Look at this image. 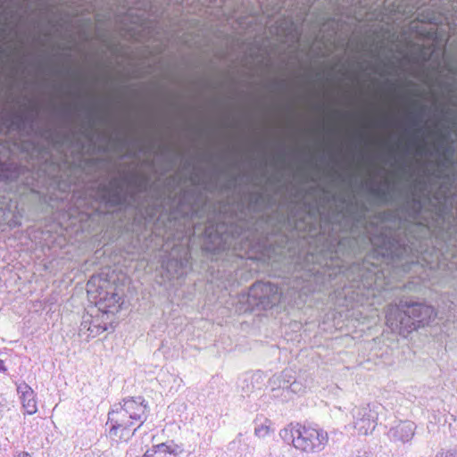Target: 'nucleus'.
Listing matches in <instances>:
<instances>
[{"mask_svg":"<svg viewBox=\"0 0 457 457\" xmlns=\"http://www.w3.org/2000/svg\"><path fill=\"white\" fill-rule=\"evenodd\" d=\"M278 40L282 45H287L288 48H294L295 45H299V35L293 22L284 21L276 28Z\"/></svg>","mask_w":457,"mask_h":457,"instance_id":"f8f14e48","label":"nucleus"},{"mask_svg":"<svg viewBox=\"0 0 457 457\" xmlns=\"http://www.w3.org/2000/svg\"><path fill=\"white\" fill-rule=\"evenodd\" d=\"M372 193L383 201H386L389 195L387 190L381 188H375L372 190Z\"/></svg>","mask_w":457,"mask_h":457,"instance_id":"393cba45","label":"nucleus"},{"mask_svg":"<svg viewBox=\"0 0 457 457\" xmlns=\"http://www.w3.org/2000/svg\"><path fill=\"white\" fill-rule=\"evenodd\" d=\"M122 185L118 179L99 185V196L111 206H118L123 202Z\"/></svg>","mask_w":457,"mask_h":457,"instance_id":"1a4fd4ad","label":"nucleus"},{"mask_svg":"<svg viewBox=\"0 0 457 457\" xmlns=\"http://www.w3.org/2000/svg\"><path fill=\"white\" fill-rule=\"evenodd\" d=\"M436 457H457V449L441 451L437 453Z\"/></svg>","mask_w":457,"mask_h":457,"instance_id":"a878e982","label":"nucleus"},{"mask_svg":"<svg viewBox=\"0 0 457 457\" xmlns=\"http://www.w3.org/2000/svg\"><path fill=\"white\" fill-rule=\"evenodd\" d=\"M416 428L415 423L412 421H400L396 425L391 427L386 435L390 442L404 445L412 440Z\"/></svg>","mask_w":457,"mask_h":457,"instance_id":"6e6552de","label":"nucleus"},{"mask_svg":"<svg viewBox=\"0 0 457 457\" xmlns=\"http://www.w3.org/2000/svg\"><path fill=\"white\" fill-rule=\"evenodd\" d=\"M436 23H437V20L434 15L423 17L420 21H419L417 22L413 21L411 23V29H415L416 33L420 37H423L424 38L425 37L430 38L432 37V35L434 34V32L432 31L433 30L432 26L436 25Z\"/></svg>","mask_w":457,"mask_h":457,"instance_id":"2eb2a0df","label":"nucleus"},{"mask_svg":"<svg viewBox=\"0 0 457 457\" xmlns=\"http://www.w3.org/2000/svg\"><path fill=\"white\" fill-rule=\"evenodd\" d=\"M414 124L418 127L415 132V137H418L421 132L422 128L420 126V121L417 120H414Z\"/></svg>","mask_w":457,"mask_h":457,"instance_id":"c85d7f7f","label":"nucleus"},{"mask_svg":"<svg viewBox=\"0 0 457 457\" xmlns=\"http://www.w3.org/2000/svg\"><path fill=\"white\" fill-rule=\"evenodd\" d=\"M271 421L265 420L263 423L259 424L254 428V434L258 437H265L271 431Z\"/></svg>","mask_w":457,"mask_h":457,"instance_id":"a211bd4d","label":"nucleus"},{"mask_svg":"<svg viewBox=\"0 0 457 457\" xmlns=\"http://www.w3.org/2000/svg\"><path fill=\"white\" fill-rule=\"evenodd\" d=\"M289 390L295 394H303L305 392L306 386H304L301 381L295 380L289 386H284L283 389Z\"/></svg>","mask_w":457,"mask_h":457,"instance_id":"412c9836","label":"nucleus"},{"mask_svg":"<svg viewBox=\"0 0 457 457\" xmlns=\"http://www.w3.org/2000/svg\"><path fill=\"white\" fill-rule=\"evenodd\" d=\"M19 175L17 167L12 162L0 160V181L14 180Z\"/></svg>","mask_w":457,"mask_h":457,"instance_id":"dca6fc26","label":"nucleus"},{"mask_svg":"<svg viewBox=\"0 0 457 457\" xmlns=\"http://www.w3.org/2000/svg\"><path fill=\"white\" fill-rule=\"evenodd\" d=\"M215 232L217 234H222V232L220 231V226H217L216 229H215Z\"/></svg>","mask_w":457,"mask_h":457,"instance_id":"72a5a7b5","label":"nucleus"},{"mask_svg":"<svg viewBox=\"0 0 457 457\" xmlns=\"http://www.w3.org/2000/svg\"><path fill=\"white\" fill-rule=\"evenodd\" d=\"M432 31L434 32V34L432 35V37H431L430 38H427V37H425V38H424L423 37H420L422 39V41H423V42L420 44V46H421L423 48L427 46V43H426L425 41H428V40L432 39V38L434 37V36H435V38H437V36H436V31H434V29H433Z\"/></svg>","mask_w":457,"mask_h":457,"instance_id":"cd10ccee","label":"nucleus"},{"mask_svg":"<svg viewBox=\"0 0 457 457\" xmlns=\"http://www.w3.org/2000/svg\"><path fill=\"white\" fill-rule=\"evenodd\" d=\"M146 404L138 397L124 399L113 405L108 413L110 434L121 439H129L146 419Z\"/></svg>","mask_w":457,"mask_h":457,"instance_id":"7ed1b4c3","label":"nucleus"},{"mask_svg":"<svg viewBox=\"0 0 457 457\" xmlns=\"http://www.w3.org/2000/svg\"><path fill=\"white\" fill-rule=\"evenodd\" d=\"M189 252L188 250H183L179 258L171 257L167 262H163L162 267L170 274L171 278H179L184 275L185 270L189 263Z\"/></svg>","mask_w":457,"mask_h":457,"instance_id":"9b49d317","label":"nucleus"},{"mask_svg":"<svg viewBox=\"0 0 457 457\" xmlns=\"http://www.w3.org/2000/svg\"><path fill=\"white\" fill-rule=\"evenodd\" d=\"M92 323V317L89 315L83 316V320L79 327V335L90 334V328Z\"/></svg>","mask_w":457,"mask_h":457,"instance_id":"5701e85b","label":"nucleus"},{"mask_svg":"<svg viewBox=\"0 0 457 457\" xmlns=\"http://www.w3.org/2000/svg\"><path fill=\"white\" fill-rule=\"evenodd\" d=\"M292 54H293V51H291V50H290V51L288 52V54H289V55H288L287 57H288V58L294 57V56L292 55Z\"/></svg>","mask_w":457,"mask_h":457,"instance_id":"f704fd0d","label":"nucleus"},{"mask_svg":"<svg viewBox=\"0 0 457 457\" xmlns=\"http://www.w3.org/2000/svg\"><path fill=\"white\" fill-rule=\"evenodd\" d=\"M345 54L346 55L345 57H360V58H362V57H380L378 54H372V53H367V51L364 50L362 46H361V49H357L353 53L349 43L347 44V47H346V49L345 51Z\"/></svg>","mask_w":457,"mask_h":457,"instance_id":"f3484780","label":"nucleus"},{"mask_svg":"<svg viewBox=\"0 0 457 457\" xmlns=\"http://www.w3.org/2000/svg\"><path fill=\"white\" fill-rule=\"evenodd\" d=\"M107 329L106 325H101L98 321V319H92L91 328H90V334L87 335V337H95Z\"/></svg>","mask_w":457,"mask_h":457,"instance_id":"6ab92c4d","label":"nucleus"},{"mask_svg":"<svg viewBox=\"0 0 457 457\" xmlns=\"http://www.w3.org/2000/svg\"><path fill=\"white\" fill-rule=\"evenodd\" d=\"M424 55H426V53H422L420 57H424Z\"/></svg>","mask_w":457,"mask_h":457,"instance_id":"e433bc0d","label":"nucleus"},{"mask_svg":"<svg viewBox=\"0 0 457 457\" xmlns=\"http://www.w3.org/2000/svg\"><path fill=\"white\" fill-rule=\"evenodd\" d=\"M6 369L4 365V361L2 360H0V371H5Z\"/></svg>","mask_w":457,"mask_h":457,"instance_id":"473e14b6","label":"nucleus"},{"mask_svg":"<svg viewBox=\"0 0 457 457\" xmlns=\"http://www.w3.org/2000/svg\"><path fill=\"white\" fill-rule=\"evenodd\" d=\"M434 54H435V52H434V51H432V52L430 53V54H429V57H434V56H433Z\"/></svg>","mask_w":457,"mask_h":457,"instance_id":"c9c22d12","label":"nucleus"},{"mask_svg":"<svg viewBox=\"0 0 457 457\" xmlns=\"http://www.w3.org/2000/svg\"><path fill=\"white\" fill-rule=\"evenodd\" d=\"M443 261H440L442 264L445 265L444 262L447 261L449 259V256H451V260H449V262L445 265L448 267L449 270H453V268L457 267V255L454 253H443Z\"/></svg>","mask_w":457,"mask_h":457,"instance_id":"4be33fe9","label":"nucleus"},{"mask_svg":"<svg viewBox=\"0 0 457 457\" xmlns=\"http://www.w3.org/2000/svg\"><path fill=\"white\" fill-rule=\"evenodd\" d=\"M15 119H16V120L12 122L13 125H15L19 130L23 129L26 120H27V117L25 115L21 114V115H17L15 117Z\"/></svg>","mask_w":457,"mask_h":457,"instance_id":"b1692460","label":"nucleus"},{"mask_svg":"<svg viewBox=\"0 0 457 457\" xmlns=\"http://www.w3.org/2000/svg\"><path fill=\"white\" fill-rule=\"evenodd\" d=\"M440 188L432 191H422L413 194L406 203V208L411 212L410 216L417 222L406 230H392L382 225L370 232L364 228L368 234L366 239L375 248L376 253L383 258L390 259L395 266H403L407 270V265L415 262L421 251V239L430 231L436 232L452 245L457 235V174H446L442 177Z\"/></svg>","mask_w":457,"mask_h":457,"instance_id":"f257e3e1","label":"nucleus"},{"mask_svg":"<svg viewBox=\"0 0 457 457\" xmlns=\"http://www.w3.org/2000/svg\"><path fill=\"white\" fill-rule=\"evenodd\" d=\"M179 447L170 443H161L147 449L142 457H180Z\"/></svg>","mask_w":457,"mask_h":457,"instance_id":"ddd939ff","label":"nucleus"},{"mask_svg":"<svg viewBox=\"0 0 457 457\" xmlns=\"http://www.w3.org/2000/svg\"><path fill=\"white\" fill-rule=\"evenodd\" d=\"M280 437L295 449L305 453H320L328 442V432L320 428L290 424L279 431Z\"/></svg>","mask_w":457,"mask_h":457,"instance_id":"20e7f679","label":"nucleus"},{"mask_svg":"<svg viewBox=\"0 0 457 457\" xmlns=\"http://www.w3.org/2000/svg\"><path fill=\"white\" fill-rule=\"evenodd\" d=\"M307 57H310L309 55ZM314 57H339L338 54L334 53V51L328 49L326 52H321L320 54H316Z\"/></svg>","mask_w":457,"mask_h":457,"instance_id":"bb28decb","label":"nucleus"},{"mask_svg":"<svg viewBox=\"0 0 457 457\" xmlns=\"http://www.w3.org/2000/svg\"><path fill=\"white\" fill-rule=\"evenodd\" d=\"M17 392L22 403V407L28 414H34L37 410V401L32 388L26 383H21L17 386Z\"/></svg>","mask_w":457,"mask_h":457,"instance_id":"4468645a","label":"nucleus"},{"mask_svg":"<svg viewBox=\"0 0 457 457\" xmlns=\"http://www.w3.org/2000/svg\"><path fill=\"white\" fill-rule=\"evenodd\" d=\"M351 244L352 243V240L351 239H347V238H344L342 239L339 244H338V248L340 249L343 245H345V244Z\"/></svg>","mask_w":457,"mask_h":457,"instance_id":"7c9ffc66","label":"nucleus"},{"mask_svg":"<svg viewBox=\"0 0 457 457\" xmlns=\"http://www.w3.org/2000/svg\"><path fill=\"white\" fill-rule=\"evenodd\" d=\"M12 457H31V456L26 452H19L17 454L13 455Z\"/></svg>","mask_w":457,"mask_h":457,"instance_id":"2f4dec72","label":"nucleus"},{"mask_svg":"<svg viewBox=\"0 0 457 457\" xmlns=\"http://www.w3.org/2000/svg\"><path fill=\"white\" fill-rule=\"evenodd\" d=\"M454 153L455 150L453 145H446L443 151L444 161L441 162L440 165L445 166V164H453Z\"/></svg>","mask_w":457,"mask_h":457,"instance_id":"aec40b11","label":"nucleus"},{"mask_svg":"<svg viewBox=\"0 0 457 457\" xmlns=\"http://www.w3.org/2000/svg\"><path fill=\"white\" fill-rule=\"evenodd\" d=\"M436 316L434 308L423 303L401 300L399 305H389L386 313V325L399 333H409L425 326Z\"/></svg>","mask_w":457,"mask_h":457,"instance_id":"f03ea898","label":"nucleus"},{"mask_svg":"<svg viewBox=\"0 0 457 457\" xmlns=\"http://www.w3.org/2000/svg\"><path fill=\"white\" fill-rule=\"evenodd\" d=\"M368 261L364 260L362 263H354L349 269V272L354 275L352 280L358 283V289L363 287L369 290L372 286L373 275L376 272L368 268Z\"/></svg>","mask_w":457,"mask_h":457,"instance_id":"9d476101","label":"nucleus"},{"mask_svg":"<svg viewBox=\"0 0 457 457\" xmlns=\"http://www.w3.org/2000/svg\"><path fill=\"white\" fill-rule=\"evenodd\" d=\"M94 295L96 305L104 313H115L121 306V296L117 293L115 286L104 281Z\"/></svg>","mask_w":457,"mask_h":457,"instance_id":"423d86ee","label":"nucleus"},{"mask_svg":"<svg viewBox=\"0 0 457 457\" xmlns=\"http://www.w3.org/2000/svg\"><path fill=\"white\" fill-rule=\"evenodd\" d=\"M94 282L93 280H89L87 284V291L88 294H92L93 293V287H94Z\"/></svg>","mask_w":457,"mask_h":457,"instance_id":"c756f323","label":"nucleus"},{"mask_svg":"<svg viewBox=\"0 0 457 457\" xmlns=\"http://www.w3.org/2000/svg\"><path fill=\"white\" fill-rule=\"evenodd\" d=\"M353 428L361 435L370 434L377 426V414L369 405L354 407L352 411Z\"/></svg>","mask_w":457,"mask_h":457,"instance_id":"0eeeda50","label":"nucleus"},{"mask_svg":"<svg viewBox=\"0 0 457 457\" xmlns=\"http://www.w3.org/2000/svg\"><path fill=\"white\" fill-rule=\"evenodd\" d=\"M281 296V289L277 285L259 281L250 287L248 301L251 304L266 310L277 305Z\"/></svg>","mask_w":457,"mask_h":457,"instance_id":"39448f33","label":"nucleus"}]
</instances>
